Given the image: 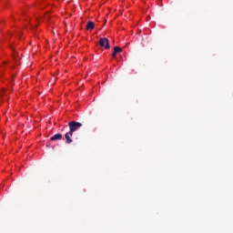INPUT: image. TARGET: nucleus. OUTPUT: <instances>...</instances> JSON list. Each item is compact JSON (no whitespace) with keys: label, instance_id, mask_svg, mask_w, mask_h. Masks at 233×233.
<instances>
[{"label":"nucleus","instance_id":"obj_1","mask_svg":"<svg viewBox=\"0 0 233 233\" xmlns=\"http://www.w3.org/2000/svg\"><path fill=\"white\" fill-rule=\"evenodd\" d=\"M50 21V15L49 14H46L44 18L40 17V18H33L31 19H27L26 20V24L30 25L31 28H36V26L39 25V23H41V21Z\"/></svg>","mask_w":233,"mask_h":233},{"label":"nucleus","instance_id":"obj_2","mask_svg":"<svg viewBox=\"0 0 233 233\" xmlns=\"http://www.w3.org/2000/svg\"><path fill=\"white\" fill-rule=\"evenodd\" d=\"M83 127V124L76 121L69 122V132L73 133L76 132V130H79Z\"/></svg>","mask_w":233,"mask_h":233},{"label":"nucleus","instance_id":"obj_3","mask_svg":"<svg viewBox=\"0 0 233 233\" xmlns=\"http://www.w3.org/2000/svg\"><path fill=\"white\" fill-rule=\"evenodd\" d=\"M99 46H102V48H106V49L110 48V44H109L107 38H100L99 39Z\"/></svg>","mask_w":233,"mask_h":233},{"label":"nucleus","instance_id":"obj_4","mask_svg":"<svg viewBox=\"0 0 233 233\" xmlns=\"http://www.w3.org/2000/svg\"><path fill=\"white\" fill-rule=\"evenodd\" d=\"M122 50L121 47L119 46H115L114 47V51L112 53V57L113 59H116V57L117 56V54H121Z\"/></svg>","mask_w":233,"mask_h":233},{"label":"nucleus","instance_id":"obj_5","mask_svg":"<svg viewBox=\"0 0 233 233\" xmlns=\"http://www.w3.org/2000/svg\"><path fill=\"white\" fill-rule=\"evenodd\" d=\"M72 136H74V133H71V131H69L68 133H66V135H65V137H66V143L68 144V145H70V143H72Z\"/></svg>","mask_w":233,"mask_h":233},{"label":"nucleus","instance_id":"obj_6","mask_svg":"<svg viewBox=\"0 0 233 233\" xmlns=\"http://www.w3.org/2000/svg\"><path fill=\"white\" fill-rule=\"evenodd\" d=\"M60 139H63V135L62 134H56L51 137V141H60Z\"/></svg>","mask_w":233,"mask_h":233},{"label":"nucleus","instance_id":"obj_7","mask_svg":"<svg viewBox=\"0 0 233 233\" xmlns=\"http://www.w3.org/2000/svg\"><path fill=\"white\" fill-rule=\"evenodd\" d=\"M96 28V24L94 22H87L86 24V30H94Z\"/></svg>","mask_w":233,"mask_h":233},{"label":"nucleus","instance_id":"obj_8","mask_svg":"<svg viewBox=\"0 0 233 233\" xmlns=\"http://www.w3.org/2000/svg\"><path fill=\"white\" fill-rule=\"evenodd\" d=\"M5 94H6V91H5V89H3L0 94L1 97H3V96H5Z\"/></svg>","mask_w":233,"mask_h":233},{"label":"nucleus","instance_id":"obj_9","mask_svg":"<svg viewBox=\"0 0 233 233\" xmlns=\"http://www.w3.org/2000/svg\"><path fill=\"white\" fill-rule=\"evenodd\" d=\"M41 3H43V0H38V1L36 2V5H41Z\"/></svg>","mask_w":233,"mask_h":233}]
</instances>
